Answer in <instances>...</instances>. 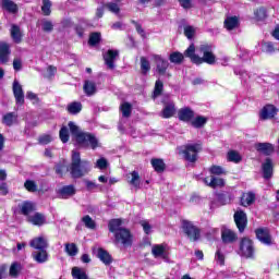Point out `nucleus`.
I'll return each mask as SVG.
<instances>
[{
    "mask_svg": "<svg viewBox=\"0 0 279 279\" xmlns=\"http://www.w3.org/2000/svg\"><path fill=\"white\" fill-rule=\"evenodd\" d=\"M134 241V236L132 235V232H130V229H120L114 234V243L116 245H123V247H131L132 243Z\"/></svg>",
    "mask_w": 279,
    "mask_h": 279,
    "instance_id": "6",
    "label": "nucleus"
},
{
    "mask_svg": "<svg viewBox=\"0 0 279 279\" xmlns=\"http://www.w3.org/2000/svg\"><path fill=\"white\" fill-rule=\"evenodd\" d=\"M150 162L157 173H162V171H165V161L162 159H151Z\"/></svg>",
    "mask_w": 279,
    "mask_h": 279,
    "instance_id": "40",
    "label": "nucleus"
},
{
    "mask_svg": "<svg viewBox=\"0 0 279 279\" xmlns=\"http://www.w3.org/2000/svg\"><path fill=\"white\" fill-rule=\"evenodd\" d=\"M108 159L101 157L95 162V169H99L100 171H105V169H108L109 167Z\"/></svg>",
    "mask_w": 279,
    "mask_h": 279,
    "instance_id": "47",
    "label": "nucleus"
},
{
    "mask_svg": "<svg viewBox=\"0 0 279 279\" xmlns=\"http://www.w3.org/2000/svg\"><path fill=\"white\" fill-rule=\"evenodd\" d=\"M12 40L19 45L23 40V33L21 32V27L16 24H13L10 29Z\"/></svg>",
    "mask_w": 279,
    "mask_h": 279,
    "instance_id": "22",
    "label": "nucleus"
},
{
    "mask_svg": "<svg viewBox=\"0 0 279 279\" xmlns=\"http://www.w3.org/2000/svg\"><path fill=\"white\" fill-rule=\"evenodd\" d=\"M203 182L206 186H210V189H222V186H226V181L216 177L205 178Z\"/></svg>",
    "mask_w": 279,
    "mask_h": 279,
    "instance_id": "15",
    "label": "nucleus"
},
{
    "mask_svg": "<svg viewBox=\"0 0 279 279\" xmlns=\"http://www.w3.org/2000/svg\"><path fill=\"white\" fill-rule=\"evenodd\" d=\"M69 128L72 136H74L77 145L84 149H97L99 147V140L93 133L84 132L75 122H69Z\"/></svg>",
    "mask_w": 279,
    "mask_h": 279,
    "instance_id": "2",
    "label": "nucleus"
},
{
    "mask_svg": "<svg viewBox=\"0 0 279 279\" xmlns=\"http://www.w3.org/2000/svg\"><path fill=\"white\" fill-rule=\"evenodd\" d=\"M182 230L190 241H199V238L202 236L199 228L195 227L193 222L189 220L182 221Z\"/></svg>",
    "mask_w": 279,
    "mask_h": 279,
    "instance_id": "7",
    "label": "nucleus"
},
{
    "mask_svg": "<svg viewBox=\"0 0 279 279\" xmlns=\"http://www.w3.org/2000/svg\"><path fill=\"white\" fill-rule=\"evenodd\" d=\"M66 110L70 114H80L82 112V102L73 101L66 106Z\"/></svg>",
    "mask_w": 279,
    "mask_h": 279,
    "instance_id": "33",
    "label": "nucleus"
},
{
    "mask_svg": "<svg viewBox=\"0 0 279 279\" xmlns=\"http://www.w3.org/2000/svg\"><path fill=\"white\" fill-rule=\"evenodd\" d=\"M202 151V144H187L179 148V154L187 160V162H196L197 155Z\"/></svg>",
    "mask_w": 279,
    "mask_h": 279,
    "instance_id": "4",
    "label": "nucleus"
},
{
    "mask_svg": "<svg viewBox=\"0 0 279 279\" xmlns=\"http://www.w3.org/2000/svg\"><path fill=\"white\" fill-rule=\"evenodd\" d=\"M215 260H216L217 265H225L226 255H223V253H221V250H217V252L215 254Z\"/></svg>",
    "mask_w": 279,
    "mask_h": 279,
    "instance_id": "56",
    "label": "nucleus"
},
{
    "mask_svg": "<svg viewBox=\"0 0 279 279\" xmlns=\"http://www.w3.org/2000/svg\"><path fill=\"white\" fill-rule=\"evenodd\" d=\"M178 117L180 121L189 123L190 121H193V118L195 117V111H193V109L189 107H184L178 111Z\"/></svg>",
    "mask_w": 279,
    "mask_h": 279,
    "instance_id": "13",
    "label": "nucleus"
},
{
    "mask_svg": "<svg viewBox=\"0 0 279 279\" xmlns=\"http://www.w3.org/2000/svg\"><path fill=\"white\" fill-rule=\"evenodd\" d=\"M162 90H165V84L162 83V81L157 80L155 83V89L153 94L154 99H156V97H160L162 95Z\"/></svg>",
    "mask_w": 279,
    "mask_h": 279,
    "instance_id": "42",
    "label": "nucleus"
},
{
    "mask_svg": "<svg viewBox=\"0 0 279 279\" xmlns=\"http://www.w3.org/2000/svg\"><path fill=\"white\" fill-rule=\"evenodd\" d=\"M41 26L44 32H53V23L51 21H44Z\"/></svg>",
    "mask_w": 279,
    "mask_h": 279,
    "instance_id": "60",
    "label": "nucleus"
},
{
    "mask_svg": "<svg viewBox=\"0 0 279 279\" xmlns=\"http://www.w3.org/2000/svg\"><path fill=\"white\" fill-rule=\"evenodd\" d=\"M8 193H10V191L8 190V183L5 182H0V195H8Z\"/></svg>",
    "mask_w": 279,
    "mask_h": 279,
    "instance_id": "64",
    "label": "nucleus"
},
{
    "mask_svg": "<svg viewBox=\"0 0 279 279\" xmlns=\"http://www.w3.org/2000/svg\"><path fill=\"white\" fill-rule=\"evenodd\" d=\"M13 69L14 71H21L23 69V60H21V58H15L13 60Z\"/></svg>",
    "mask_w": 279,
    "mask_h": 279,
    "instance_id": "61",
    "label": "nucleus"
},
{
    "mask_svg": "<svg viewBox=\"0 0 279 279\" xmlns=\"http://www.w3.org/2000/svg\"><path fill=\"white\" fill-rule=\"evenodd\" d=\"M198 51L203 53V58L195 54V45H190V47L185 50V57L190 58L191 62L194 64H215L217 61V57L213 53V45L203 44L199 46Z\"/></svg>",
    "mask_w": 279,
    "mask_h": 279,
    "instance_id": "1",
    "label": "nucleus"
},
{
    "mask_svg": "<svg viewBox=\"0 0 279 279\" xmlns=\"http://www.w3.org/2000/svg\"><path fill=\"white\" fill-rule=\"evenodd\" d=\"M24 186H25L26 191H29V193H36V191H38V185H36V182H34L32 180H27L24 183Z\"/></svg>",
    "mask_w": 279,
    "mask_h": 279,
    "instance_id": "51",
    "label": "nucleus"
},
{
    "mask_svg": "<svg viewBox=\"0 0 279 279\" xmlns=\"http://www.w3.org/2000/svg\"><path fill=\"white\" fill-rule=\"evenodd\" d=\"M122 225H123V221L121 219H112L109 221V225H108L109 231L112 232L113 235H116L117 232H119V230L125 229V228H121Z\"/></svg>",
    "mask_w": 279,
    "mask_h": 279,
    "instance_id": "30",
    "label": "nucleus"
},
{
    "mask_svg": "<svg viewBox=\"0 0 279 279\" xmlns=\"http://www.w3.org/2000/svg\"><path fill=\"white\" fill-rule=\"evenodd\" d=\"M16 119H17V116L14 112H9L3 116L2 123L10 128L12 126L13 123H16Z\"/></svg>",
    "mask_w": 279,
    "mask_h": 279,
    "instance_id": "37",
    "label": "nucleus"
},
{
    "mask_svg": "<svg viewBox=\"0 0 279 279\" xmlns=\"http://www.w3.org/2000/svg\"><path fill=\"white\" fill-rule=\"evenodd\" d=\"M59 136L63 143H69V129L66 126L61 128Z\"/></svg>",
    "mask_w": 279,
    "mask_h": 279,
    "instance_id": "55",
    "label": "nucleus"
},
{
    "mask_svg": "<svg viewBox=\"0 0 279 279\" xmlns=\"http://www.w3.org/2000/svg\"><path fill=\"white\" fill-rule=\"evenodd\" d=\"M32 256L34 260L39 264L47 263V260H49V255L47 254V251H45V248L40 250L39 252H34Z\"/></svg>",
    "mask_w": 279,
    "mask_h": 279,
    "instance_id": "31",
    "label": "nucleus"
},
{
    "mask_svg": "<svg viewBox=\"0 0 279 279\" xmlns=\"http://www.w3.org/2000/svg\"><path fill=\"white\" fill-rule=\"evenodd\" d=\"M221 239L223 243H234L238 236L236 233L228 228L222 229L221 231Z\"/></svg>",
    "mask_w": 279,
    "mask_h": 279,
    "instance_id": "23",
    "label": "nucleus"
},
{
    "mask_svg": "<svg viewBox=\"0 0 279 279\" xmlns=\"http://www.w3.org/2000/svg\"><path fill=\"white\" fill-rule=\"evenodd\" d=\"M65 252L69 256H77V252H80V250L77 248V245H75V243H66Z\"/></svg>",
    "mask_w": 279,
    "mask_h": 279,
    "instance_id": "45",
    "label": "nucleus"
},
{
    "mask_svg": "<svg viewBox=\"0 0 279 279\" xmlns=\"http://www.w3.org/2000/svg\"><path fill=\"white\" fill-rule=\"evenodd\" d=\"M227 158L229 162H235V165H238V162H241L242 160L241 155L235 150H230L227 155Z\"/></svg>",
    "mask_w": 279,
    "mask_h": 279,
    "instance_id": "44",
    "label": "nucleus"
},
{
    "mask_svg": "<svg viewBox=\"0 0 279 279\" xmlns=\"http://www.w3.org/2000/svg\"><path fill=\"white\" fill-rule=\"evenodd\" d=\"M132 23H134L137 34H140L142 38H145V29H143V26H141L136 21H132Z\"/></svg>",
    "mask_w": 279,
    "mask_h": 279,
    "instance_id": "63",
    "label": "nucleus"
},
{
    "mask_svg": "<svg viewBox=\"0 0 279 279\" xmlns=\"http://www.w3.org/2000/svg\"><path fill=\"white\" fill-rule=\"evenodd\" d=\"M28 222L40 227L47 223V218L40 213H35L33 216H28Z\"/></svg>",
    "mask_w": 279,
    "mask_h": 279,
    "instance_id": "21",
    "label": "nucleus"
},
{
    "mask_svg": "<svg viewBox=\"0 0 279 279\" xmlns=\"http://www.w3.org/2000/svg\"><path fill=\"white\" fill-rule=\"evenodd\" d=\"M97 257L99 258V260H101V263H104V265H110L112 263V256L110 255V253H108V251L104 248L98 250Z\"/></svg>",
    "mask_w": 279,
    "mask_h": 279,
    "instance_id": "29",
    "label": "nucleus"
},
{
    "mask_svg": "<svg viewBox=\"0 0 279 279\" xmlns=\"http://www.w3.org/2000/svg\"><path fill=\"white\" fill-rule=\"evenodd\" d=\"M255 149L259 151V154H264V156H271V153L274 151V144L257 143L255 144Z\"/></svg>",
    "mask_w": 279,
    "mask_h": 279,
    "instance_id": "20",
    "label": "nucleus"
},
{
    "mask_svg": "<svg viewBox=\"0 0 279 279\" xmlns=\"http://www.w3.org/2000/svg\"><path fill=\"white\" fill-rule=\"evenodd\" d=\"M225 27L226 29H235V27H239V17L236 16H231L227 17L225 21Z\"/></svg>",
    "mask_w": 279,
    "mask_h": 279,
    "instance_id": "35",
    "label": "nucleus"
},
{
    "mask_svg": "<svg viewBox=\"0 0 279 279\" xmlns=\"http://www.w3.org/2000/svg\"><path fill=\"white\" fill-rule=\"evenodd\" d=\"M141 71L143 75H147V72L151 71V64L145 57H141Z\"/></svg>",
    "mask_w": 279,
    "mask_h": 279,
    "instance_id": "43",
    "label": "nucleus"
},
{
    "mask_svg": "<svg viewBox=\"0 0 279 279\" xmlns=\"http://www.w3.org/2000/svg\"><path fill=\"white\" fill-rule=\"evenodd\" d=\"M13 95L16 104L23 106L25 104V94L23 93V86L16 80L13 82Z\"/></svg>",
    "mask_w": 279,
    "mask_h": 279,
    "instance_id": "10",
    "label": "nucleus"
},
{
    "mask_svg": "<svg viewBox=\"0 0 279 279\" xmlns=\"http://www.w3.org/2000/svg\"><path fill=\"white\" fill-rule=\"evenodd\" d=\"M72 278L74 279H88V275H86V270L80 267L72 268Z\"/></svg>",
    "mask_w": 279,
    "mask_h": 279,
    "instance_id": "36",
    "label": "nucleus"
},
{
    "mask_svg": "<svg viewBox=\"0 0 279 279\" xmlns=\"http://www.w3.org/2000/svg\"><path fill=\"white\" fill-rule=\"evenodd\" d=\"M2 10L10 12V14H16L19 12V5L12 0H1Z\"/></svg>",
    "mask_w": 279,
    "mask_h": 279,
    "instance_id": "25",
    "label": "nucleus"
},
{
    "mask_svg": "<svg viewBox=\"0 0 279 279\" xmlns=\"http://www.w3.org/2000/svg\"><path fill=\"white\" fill-rule=\"evenodd\" d=\"M234 221L238 230L240 232H243L245 230V227L247 226V215H245V213L243 211H236L234 214Z\"/></svg>",
    "mask_w": 279,
    "mask_h": 279,
    "instance_id": "14",
    "label": "nucleus"
},
{
    "mask_svg": "<svg viewBox=\"0 0 279 279\" xmlns=\"http://www.w3.org/2000/svg\"><path fill=\"white\" fill-rule=\"evenodd\" d=\"M120 112H122V117L129 119L132 116V104L130 102H122L120 106Z\"/></svg>",
    "mask_w": 279,
    "mask_h": 279,
    "instance_id": "39",
    "label": "nucleus"
},
{
    "mask_svg": "<svg viewBox=\"0 0 279 279\" xmlns=\"http://www.w3.org/2000/svg\"><path fill=\"white\" fill-rule=\"evenodd\" d=\"M128 182L133 189H141V175L138 174V171H132L128 175Z\"/></svg>",
    "mask_w": 279,
    "mask_h": 279,
    "instance_id": "24",
    "label": "nucleus"
},
{
    "mask_svg": "<svg viewBox=\"0 0 279 279\" xmlns=\"http://www.w3.org/2000/svg\"><path fill=\"white\" fill-rule=\"evenodd\" d=\"M20 209H21L22 215L29 216V215H32V213H34V210H36V205L32 202H24L20 206Z\"/></svg>",
    "mask_w": 279,
    "mask_h": 279,
    "instance_id": "32",
    "label": "nucleus"
},
{
    "mask_svg": "<svg viewBox=\"0 0 279 279\" xmlns=\"http://www.w3.org/2000/svg\"><path fill=\"white\" fill-rule=\"evenodd\" d=\"M106 8L109 10V12H112L113 14H119V12H121L119 4H117L114 2L107 3Z\"/></svg>",
    "mask_w": 279,
    "mask_h": 279,
    "instance_id": "57",
    "label": "nucleus"
},
{
    "mask_svg": "<svg viewBox=\"0 0 279 279\" xmlns=\"http://www.w3.org/2000/svg\"><path fill=\"white\" fill-rule=\"evenodd\" d=\"M208 122V118L204 117V116H198L196 117L194 120L191 121V125L193 128H204V125H206V123Z\"/></svg>",
    "mask_w": 279,
    "mask_h": 279,
    "instance_id": "38",
    "label": "nucleus"
},
{
    "mask_svg": "<svg viewBox=\"0 0 279 279\" xmlns=\"http://www.w3.org/2000/svg\"><path fill=\"white\" fill-rule=\"evenodd\" d=\"M255 252L256 248L254 247V241L250 238H243L240 241V247L238 251L239 256H242L243 258H254Z\"/></svg>",
    "mask_w": 279,
    "mask_h": 279,
    "instance_id": "5",
    "label": "nucleus"
},
{
    "mask_svg": "<svg viewBox=\"0 0 279 279\" xmlns=\"http://www.w3.org/2000/svg\"><path fill=\"white\" fill-rule=\"evenodd\" d=\"M83 223L85 225V228H88L89 230H95V220L90 218V216L86 215L82 218Z\"/></svg>",
    "mask_w": 279,
    "mask_h": 279,
    "instance_id": "49",
    "label": "nucleus"
},
{
    "mask_svg": "<svg viewBox=\"0 0 279 279\" xmlns=\"http://www.w3.org/2000/svg\"><path fill=\"white\" fill-rule=\"evenodd\" d=\"M184 34L186 38L191 39L193 36H195V28L193 26H185Z\"/></svg>",
    "mask_w": 279,
    "mask_h": 279,
    "instance_id": "59",
    "label": "nucleus"
},
{
    "mask_svg": "<svg viewBox=\"0 0 279 279\" xmlns=\"http://www.w3.org/2000/svg\"><path fill=\"white\" fill-rule=\"evenodd\" d=\"M255 199H256V195L252 192H248L242 195L241 204L242 206H252Z\"/></svg>",
    "mask_w": 279,
    "mask_h": 279,
    "instance_id": "34",
    "label": "nucleus"
},
{
    "mask_svg": "<svg viewBox=\"0 0 279 279\" xmlns=\"http://www.w3.org/2000/svg\"><path fill=\"white\" fill-rule=\"evenodd\" d=\"M173 114H175V104L173 102L166 104L161 111L162 119H171Z\"/></svg>",
    "mask_w": 279,
    "mask_h": 279,
    "instance_id": "26",
    "label": "nucleus"
},
{
    "mask_svg": "<svg viewBox=\"0 0 279 279\" xmlns=\"http://www.w3.org/2000/svg\"><path fill=\"white\" fill-rule=\"evenodd\" d=\"M101 40V33H92L89 35L88 44L92 47H95V45H98V43Z\"/></svg>",
    "mask_w": 279,
    "mask_h": 279,
    "instance_id": "48",
    "label": "nucleus"
},
{
    "mask_svg": "<svg viewBox=\"0 0 279 279\" xmlns=\"http://www.w3.org/2000/svg\"><path fill=\"white\" fill-rule=\"evenodd\" d=\"M83 90L87 97H93L97 93V84L93 81H85Z\"/></svg>",
    "mask_w": 279,
    "mask_h": 279,
    "instance_id": "28",
    "label": "nucleus"
},
{
    "mask_svg": "<svg viewBox=\"0 0 279 279\" xmlns=\"http://www.w3.org/2000/svg\"><path fill=\"white\" fill-rule=\"evenodd\" d=\"M262 47L265 53H274V51H276V48H274V43L271 41L263 43Z\"/></svg>",
    "mask_w": 279,
    "mask_h": 279,
    "instance_id": "53",
    "label": "nucleus"
},
{
    "mask_svg": "<svg viewBox=\"0 0 279 279\" xmlns=\"http://www.w3.org/2000/svg\"><path fill=\"white\" fill-rule=\"evenodd\" d=\"M41 11L45 16L51 14V0H43Z\"/></svg>",
    "mask_w": 279,
    "mask_h": 279,
    "instance_id": "50",
    "label": "nucleus"
},
{
    "mask_svg": "<svg viewBox=\"0 0 279 279\" xmlns=\"http://www.w3.org/2000/svg\"><path fill=\"white\" fill-rule=\"evenodd\" d=\"M156 63V71L159 75H166L167 69H169V61L162 58L160 54H155L154 57Z\"/></svg>",
    "mask_w": 279,
    "mask_h": 279,
    "instance_id": "9",
    "label": "nucleus"
},
{
    "mask_svg": "<svg viewBox=\"0 0 279 279\" xmlns=\"http://www.w3.org/2000/svg\"><path fill=\"white\" fill-rule=\"evenodd\" d=\"M29 245L34 250L40 251V250H47L49 244L47 243V239L44 235H39L31 240Z\"/></svg>",
    "mask_w": 279,
    "mask_h": 279,
    "instance_id": "17",
    "label": "nucleus"
},
{
    "mask_svg": "<svg viewBox=\"0 0 279 279\" xmlns=\"http://www.w3.org/2000/svg\"><path fill=\"white\" fill-rule=\"evenodd\" d=\"M119 58V50H108L104 54L105 64L112 71L114 69V62Z\"/></svg>",
    "mask_w": 279,
    "mask_h": 279,
    "instance_id": "11",
    "label": "nucleus"
},
{
    "mask_svg": "<svg viewBox=\"0 0 279 279\" xmlns=\"http://www.w3.org/2000/svg\"><path fill=\"white\" fill-rule=\"evenodd\" d=\"M278 110L272 105H266L260 113L259 117L263 121H267V119H274L277 114Z\"/></svg>",
    "mask_w": 279,
    "mask_h": 279,
    "instance_id": "16",
    "label": "nucleus"
},
{
    "mask_svg": "<svg viewBox=\"0 0 279 279\" xmlns=\"http://www.w3.org/2000/svg\"><path fill=\"white\" fill-rule=\"evenodd\" d=\"M169 60L172 62V64H181V62L184 60V54L181 52H172Z\"/></svg>",
    "mask_w": 279,
    "mask_h": 279,
    "instance_id": "46",
    "label": "nucleus"
},
{
    "mask_svg": "<svg viewBox=\"0 0 279 279\" xmlns=\"http://www.w3.org/2000/svg\"><path fill=\"white\" fill-rule=\"evenodd\" d=\"M71 175L72 178H83L90 171V162L82 160L80 153L72 151V163H71Z\"/></svg>",
    "mask_w": 279,
    "mask_h": 279,
    "instance_id": "3",
    "label": "nucleus"
},
{
    "mask_svg": "<svg viewBox=\"0 0 279 279\" xmlns=\"http://www.w3.org/2000/svg\"><path fill=\"white\" fill-rule=\"evenodd\" d=\"M53 141V137L51 135H43L39 137V143L41 145H49Z\"/></svg>",
    "mask_w": 279,
    "mask_h": 279,
    "instance_id": "62",
    "label": "nucleus"
},
{
    "mask_svg": "<svg viewBox=\"0 0 279 279\" xmlns=\"http://www.w3.org/2000/svg\"><path fill=\"white\" fill-rule=\"evenodd\" d=\"M167 246L165 244H155L151 247V254L155 258H165Z\"/></svg>",
    "mask_w": 279,
    "mask_h": 279,
    "instance_id": "27",
    "label": "nucleus"
},
{
    "mask_svg": "<svg viewBox=\"0 0 279 279\" xmlns=\"http://www.w3.org/2000/svg\"><path fill=\"white\" fill-rule=\"evenodd\" d=\"M255 234H256L258 241H260V243H263L264 245H272L274 244V241L271 240V233H269V229H267V228L256 229Z\"/></svg>",
    "mask_w": 279,
    "mask_h": 279,
    "instance_id": "8",
    "label": "nucleus"
},
{
    "mask_svg": "<svg viewBox=\"0 0 279 279\" xmlns=\"http://www.w3.org/2000/svg\"><path fill=\"white\" fill-rule=\"evenodd\" d=\"M140 225L142 226L145 234H151V225H149V221L142 220Z\"/></svg>",
    "mask_w": 279,
    "mask_h": 279,
    "instance_id": "58",
    "label": "nucleus"
},
{
    "mask_svg": "<svg viewBox=\"0 0 279 279\" xmlns=\"http://www.w3.org/2000/svg\"><path fill=\"white\" fill-rule=\"evenodd\" d=\"M209 172L211 173V175H223V173H226L221 166H211L209 168Z\"/></svg>",
    "mask_w": 279,
    "mask_h": 279,
    "instance_id": "54",
    "label": "nucleus"
},
{
    "mask_svg": "<svg viewBox=\"0 0 279 279\" xmlns=\"http://www.w3.org/2000/svg\"><path fill=\"white\" fill-rule=\"evenodd\" d=\"M262 171L265 180L271 179L274 175V161L271 158H267L265 162L262 165Z\"/></svg>",
    "mask_w": 279,
    "mask_h": 279,
    "instance_id": "18",
    "label": "nucleus"
},
{
    "mask_svg": "<svg viewBox=\"0 0 279 279\" xmlns=\"http://www.w3.org/2000/svg\"><path fill=\"white\" fill-rule=\"evenodd\" d=\"M255 17L257 21H265L267 19V10L265 8L257 9L255 11Z\"/></svg>",
    "mask_w": 279,
    "mask_h": 279,
    "instance_id": "52",
    "label": "nucleus"
},
{
    "mask_svg": "<svg viewBox=\"0 0 279 279\" xmlns=\"http://www.w3.org/2000/svg\"><path fill=\"white\" fill-rule=\"evenodd\" d=\"M10 53H12V50H10V45H8L4 41H0V63L1 64H8V62H10Z\"/></svg>",
    "mask_w": 279,
    "mask_h": 279,
    "instance_id": "12",
    "label": "nucleus"
},
{
    "mask_svg": "<svg viewBox=\"0 0 279 279\" xmlns=\"http://www.w3.org/2000/svg\"><path fill=\"white\" fill-rule=\"evenodd\" d=\"M21 269H23V267L21 266L20 263H13L9 270L11 278H19V274H21Z\"/></svg>",
    "mask_w": 279,
    "mask_h": 279,
    "instance_id": "41",
    "label": "nucleus"
},
{
    "mask_svg": "<svg viewBox=\"0 0 279 279\" xmlns=\"http://www.w3.org/2000/svg\"><path fill=\"white\" fill-rule=\"evenodd\" d=\"M77 193V190H75V185H64L59 190V197L61 199H69V197H73Z\"/></svg>",
    "mask_w": 279,
    "mask_h": 279,
    "instance_id": "19",
    "label": "nucleus"
}]
</instances>
